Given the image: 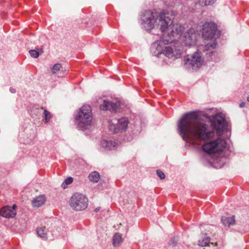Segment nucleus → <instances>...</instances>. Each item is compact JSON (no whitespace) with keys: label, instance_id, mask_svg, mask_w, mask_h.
<instances>
[{"label":"nucleus","instance_id":"1","mask_svg":"<svg viewBox=\"0 0 249 249\" xmlns=\"http://www.w3.org/2000/svg\"><path fill=\"white\" fill-rule=\"evenodd\" d=\"M201 115L197 112L193 111L183 115L178 123V131L183 140L194 143L196 140L208 141L213 138L215 132L220 136L224 131L229 129L230 125L226 120V115L218 112L214 115L204 114L209 119L213 130H210L208 124L201 119ZM227 142L220 137L215 140L208 142L202 146L203 150L210 154L219 152L227 148Z\"/></svg>","mask_w":249,"mask_h":249},{"label":"nucleus","instance_id":"2","mask_svg":"<svg viewBox=\"0 0 249 249\" xmlns=\"http://www.w3.org/2000/svg\"><path fill=\"white\" fill-rule=\"evenodd\" d=\"M174 18L175 14L173 11L158 13L151 11H145L141 15L140 22L146 30H150L155 25H158L160 31L164 32Z\"/></svg>","mask_w":249,"mask_h":249},{"label":"nucleus","instance_id":"3","mask_svg":"<svg viewBox=\"0 0 249 249\" xmlns=\"http://www.w3.org/2000/svg\"><path fill=\"white\" fill-rule=\"evenodd\" d=\"M166 37L165 33L160 40L155 41L152 44L150 48L152 53L158 57L163 55L169 58H179L181 53V49L174 48L173 44H169V42L171 41L167 39Z\"/></svg>","mask_w":249,"mask_h":249},{"label":"nucleus","instance_id":"4","mask_svg":"<svg viewBox=\"0 0 249 249\" xmlns=\"http://www.w3.org/2000/svg\"><path fill=\"white\" fill-rule=\"evenodd\" d=\"M174 19V18L171 20V23L168 26L165 31L162 32V36H163L164 34L166 33V38L171 41L169 42V44H173L174 48L181 49L180 43L178 42V39L181 37L184 27L179 23L173 24L172 20Z\"/></svg>","mask_w":249,"mask_h":249},{"label":"nucleus","instance_id":"5","mask_svg":"<svg viewBox=\"0 0 249 249\" xmlns=\"http://www.w3.org/2000/svg\"><path fill=\"white\" fill-rule=\"evenodd\" d=\"M92 119L90 106L87 105L83 106L75 116L77 128L82 131L88 128Z\"/></svg>","mask_w":249,"mask_h":249},{"label":"nucleus","instance_id":"6","mask_svg":"<svg viewBox=\"0 0 249 249\" xmlns=\"http://www.w3.org/2000/svg\"><path fill=\"white\" fill-rule=\"evenodd\" d=\"M69 204L75 211H82L86 209L88 205V199L80 193H74L71 196Z\"/></svg>","mask_w":249,"mask_h":249},{"label":"nucleus","instance_id":"7","mask_svg":"<svg viewBox=\"0 0 249 249\" xmlns=\"http://www.w3.org/2000/svg\"><path fill=\"white\" fill-rule=\"evenodd\" d=\"M184 66L188 70H196L203 63V60L200 53L196 52L193 54L187 55L184 59Z\"/></svg>","mask_w":249,"mask_h":249},{"label":"nucleus","instance_id":"8","mask_svg":"<svg viewBox=\"0 0 249 249\" xmlns=\"http://www.w3.org/2000/svg\"><path fill=\"white\" fill-rule=\"evenodd\" d=\"M128 122V119L126 117L111 120L109 122V129L114 133L123 132L126 130Z\"/></svg>","mask_w":249,"mask_h":249},{"label":"nucleus","instance_id":"9","mask_svg":"<svg viewBox=\"0 0 249 249\" xmlns=\"http://www.w3.org/2000/svg\"><path fill=\"white\" fill-rule=\"evenodd\" d=\"M217 26L213 22H206L203 25L202 36L206 39H211L215 37Z\"/></svg>","mask_w":249,"mask_h":249},{"label":"nucleus","instance_id":"10","mask_svg":"<svg viewBox=\"0 0 249 249\" xmlns=\"http://www.w3.org/2000/svg\"><path fill=\"white\" fill-rule=\"evenodd\" d=\"M121 104L120 101H110L108 100H104L102 104L100 105V108L104 110H109L111 112H119L120 111Z\"/></svg>","mask_w":249,"mask_h":249},{"label":"nucleus","instance_id":"11","mask_svg":"<svg viewBox=\"0 0 249 249\" xmlns=\"http://www.w3.org/2000/svg\"><path fill=\"white\" fill-rule=\"evenodd\" d=\"M183 41L186 46H191L195 44L196 35L194 28H190L184 34Z\"/></svg>","mask_w":249,"mask_h":249},{"label":"nucleus","instance_id":"12","mask_svg":"<svg viewBox=\"0 0 249 249\" xmlns=\"http://www.w3.org/2000/svg\"><path fill=\"white\" fill-rule=\"evenodd\" d=\"M16 205L12 207L5 206L0 210V215L5 218H13L16 214Z\"/></svg>","mask_w":249,"mask_h":249},{"label":"nucleus","instance_id":"13","mask_svg":"<svg viewBox=\"0 0 249 249\" xmlns=\"http://www.w3.org/2000/svg\"><path fill=\"white\" fill-rule=\"evenodd\" d=\"M101 147L106 150H114L117 146V143L112 141L102 140L100 142Z\"/></svg>","mask_w":249,"mask_h":249},{"label":"nucleus","instance_id":"14","mask_svg":"<svg viewBox=\"0 0 249 249\" xmlns=\"http://www.w3.org/2000/svg\"><path fill=\"white\" fill-rule=\"evenodd\" d=\"M202 233L203 235H204V236L202 237V239L198 241V245L199 246L207 247L210 246V245H213V247L215 246L213 243L210 242V238L207 236L208 233L203 231H202Z\"/></svg>","mask_w":249,"mask_h":249},{"label":"nucleus","instance_id":"15","mask_svg":"<svg viewBox=\"0 0 249 249\" xmlns=\"http://www.w3.org/2000/svg\"><path fill=\"white\" fill-rule=\"evenodd\" d=\"M45 200L44 196H39L33 200L32 205L34 207H39L44 204Z\"/></svg>","mask_w":249,"mask_h":249},{"label":"nucleus","instance_id":"16","mask_svg":"<svg viewBox=\"0 0 249 249\" xmlns=\"http://www.w3.org/2000/svg\"><path fill=\"white\" fill-rule=\"evenodd\" d=\"M235 216L232 215L231 217H226L225 216H222L221 220L222 223L225 226H230L234 224L235 222Z\"/></svg>","mask_w":249,"mask_h":249},{"label":"nucleus","instance_id":"17","mask_svg":"<svg viewBox=\"0 0 249 249\" xmlns=\"http://www.w3.org/2000/svg\"><path fill=\"white\" fill-rule=\"evenodd\" d=\"M36 232L40 237L43 239H47V231L45 227H41L36 229Z\"/></svg>","mask_w":249,"mask_h":249},{"label":"nucleus","instance_id":"18","mask_svg":"<svg viewBox=\"0 0 249 249\" xmlns=\"http://www.w3.org/2000/svg\"><path fill=\"white\" fill-rule=\"evenodd\" d=\"M122 242V235L120 233H116L113 237V244L114 247H118Z\"/></svg>","mask_w":249,"mask_h":249},{"label":"nucleus","instance_id":"19","mask_svg":"<svg viewBox=\"0 0 249 249\" xmlns=\"http://www.w3.org/2000/svg\"><path fill=\"white\" fill-rule=\"evenodd\" d=\"M99 174L96 171H94L89 175V178L90 181L93 182H97L99 180Z\"/></svg>","mask_w":249,"mask_h":249},{"label":"nucleus","instance_id":"20","mask_svg":"<svg viewBox=\"0 0 249 249\" xmlns=\"http://www.w3.org/2000/svg\"><path fill=\"white\" fill-rule=\"evenodd\" d=\"M61 70H62V68L61 64L57 63L52 68L51 72L53 74H58Z\"/></svg>","mask_w":249,"mask_h":249},{"label":"nucleus","instance_id":"21","mask_svg":"<svg viewBox=\"0 0 249 249\" xmlns=\"http://www.w3.org/2000/svg\"><path fill=\"white\" fill-rule=\"evenodd\" d=\"M199 4L202 6L212 5L217 0H198Z\"/></svg>","mask_w":249,"mask_h":249},{"label":"nucleus","instance_id":"22","mask_svg":"<svg viewBox=\"0 0 249 249\" xmlns=\"http://www.w3.org/2000/svg\"><path fill=\"white\" fill-rule=\"evenodd\" d=\"M73 178L71 177L67 178L64 181L63 183H62L61 186L63 188H66V185L68 184H70L72 182Z\"/></svg>","mask_w":249,"mask_h":249},{"label":"nucleus","instance_id":"23","mask_svg":"<svg viewBox=\"0 0 249 249\" xmlns=\"http://www.w3.org/2000/svg\"><path fill=\"white\" fill-rule=\"evenodd\" d=\"M43 113L45 117V121L46 123H47L49 121L50 118H51V113L46 110H44Z\"/></svg>","mask_w":249,"mask_h":249},{"label":"nucleus","instance_id":"24","mask_svg":"<svg viewBox=\"0 0 249 249\" xmlns=\"http://www.w3.org/2000/svg\"><path fill=\"white\" fill-rule=\"evenodd\" d=\"M29 53L30 55L33 58H36L38 57L39 56V53L37 51L34 50H30L29 51Z\"/></svg>","mask_w":249,"mask_h":249},{"label":"nucleus","instance_id":"25","mask_svg":"<svg viewBox=\"0 0 249 249\" xmlns=\"http://www.w3.org/2000/svg\"><path fill=\"white\" fill-rule=\"evenodd\" d=\"M157 175L161 179H163L165 178L164 173L160 170H157Z\"/></svg>","mask_w":249,"mask_h":249},{"label":"nucleus","instance_id":"26","mask_svg":"<svg viewBox=\"0 0 249 249\" xmlns=\"http://www.w3.org/2000/svg\"><path fill=\"white\" fill-rule=\"evenodd\" d=\"M9 90H10V91L11 93H16V89H14V88H12V87H11V88H10Z\"/></svg>","mask_w":249,"mask_h":249},{"label":"nucleus","instance_id":"27","mask_svg":"<svg viewBox=\"0 0 249 249\" xmlns=\"http://www.w3.org/2000/svg\"><path fill=\"white\" fill-rule=\"evenodd\" d=\"M216 46V43H214L210 45V47H211L212 48H214Z\"/></svg>","mask_w":249,"mask_h":249},{"label":"nucleus","instance_id":"28","mask_svg":"<svg viewBox=\"0 0 249 249\" xmlns=\"http://www.w3.org/2000/svg\"><path fill=\"white\" fill-rule=\"evenodd\" d=\"M213 52L212 51L209 52L207 53V55H208L209 57H211L213 54Z\"/></svg>","mask_w":249,"mask_h":249},{"label":"nucleus","instance_id":"29","mask_svg":"<svg viewBox=\"0 0 249 249\" xmlns=\"http://www.w3.org/2000/svg\"><path fill=\"white\" fill-rule=\"evenodd\" d=\"M245 106V103L244 102H242L240 104V107H244Z\"/></svg>","mask_w":249,"mask_h":249},{"label":"nucleus","instance_id":"30","mask_svg":"<svg viewBox=\"0 0 249 249\" xmlns=\"http://www.w3.org/2000/svg\"><path fill=\"white\" fill-rule=\"evenodd\" d=\"M100 207H97L95 209L94 211L95 212H97L100 210Z\"/></svg>","mask_w":249,"mask_h":249},{"label":"nucleus","instance_id":"31","mask_svg":"<svg viewBox=\"0 0 249 249\" xmlns=\"http://www.w3.org/2000/svg\"><path fill=\"white\" fill-rule=\"evenodd\" d=\"M206 227H207V229H205L206 230H207L209 228L210 226L206 225Z\"/></svg>","mask_w":249,"mask_h":249},{"label":"nucleus","instance_id":"32","mask_svg":"<svg viewBox=\"0 0 249 249\" xmlns=\"http://www.w3.org/2000/svg\"><path fill=\"white\" fill-rule=\"evenodd\" d=\"M247 100H248V102H249V96L248 97Z\"/></svg>","mask_w":249,"mask_h":249}]
</instances>
